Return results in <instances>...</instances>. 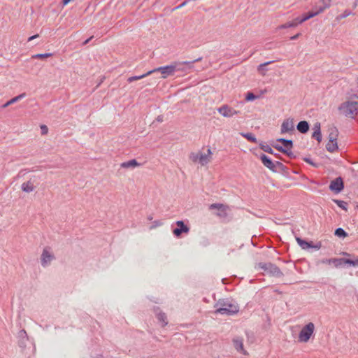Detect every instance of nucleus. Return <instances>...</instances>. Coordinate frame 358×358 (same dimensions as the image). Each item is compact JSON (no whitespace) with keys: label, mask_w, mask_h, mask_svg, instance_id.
Instances as JSON below:
<instances>
[{"label":"nucleus","mask_w":358,"mask_h":358,"mask_svg":"<svg viewBox=\"0 0 358 358\" xmlns=\"http://www.w3.org/2000/svg\"><path fill=\"white\" fill-rule=\"evenodd\" d=\"M216 314L233 315L239 311L238 305L229 299H220L215 305Z\"/></svg>","instance_id":"f257e3e1"},{"label":"nucleus","mask_w":358,"mask_h":358,"mask_svg":"<svg viewBox=\"0 0 358 358\" xmlns=\"http://www.w3.org/2000/svg\"><path fill=\"white\" fill-rule=\"evenodd\" d=\"M208 210L213 216L224 220L231 216V208L227 203H214L208 206Z\"/></svg>","instance_id":"f03ea898"},{"label":"nucleus","mask_w":358,"mask_h":358,"mask_svg":"<svg viewBox=\"0 0 358 358\" xmlns=\"http://www.w3.org/2000/svg\"><path fill=\"white\" fill-rule=\"evenodd\" d=\"M340 115L347 117L355 118L358 115V101L347 100L338 107Z\"/></svg>","instance_id":"7ed1b4c3"},{"label":"nucleus","mask_w":358,"mask_h":358,"mask_svg":"<svg viewBox=\"0 0 358 358\" xmlns=\"http://www.w3.org/2000/svg\"><path fill=\"white\" fill-rule=\"evenodd\" d=\"M213 152L208 148L206 152L199 150L198 152H192L189 155V160L194 164H199L201 166H206L212 160Z\"/></svg>","instance_id":"20e7f679"},{"label":"nucleus","mask_w":358,"mask_h":358,"mask_svg":"<svg viewBox=\"0 0 358 358\" xmlns=\"http://www.w3.org/2000/svg\"><path fill=\"white\" fill-rule=\"evenodd\" d=\"M56 259V257L51 247H44L41 255V265L43 268H46L51 264V262Z\"/></svg>","instance_id":"39448f33"},{"label":"nucleus","mask_w":358,"mask_h":358,"mask_svg":"<svg viewBox=\"0 0 358 358\" xmlns=\"http://www.w3.org/2000/svg\"><path fill=\"white\" fill-rule=\"evenodd\" d=\"M258 267L264 271H267L273 276L277 278L283 276V273L280 269L275 264L271 262H259L258 264Z\"/></svg>","instance_id":"423d86ee"},{"label":"nucleus","mask_w":358,"mask_h":358,"mask_svg":"<svg viewBox=\"0 0 358 358\" xmlns=\"http://www.w3.org/2000/svg\"><path fill=\"white\" fill-rule=\"evenodd\" d=\"M177 70V65L176 63L171 64L164 66H160L153 70L150 71L151 74L155 72H159L162 74V78L165 79L169 76L174 75Z\"/></svg>","instance_id":"0eeeda50"},{"label":"nucleus","mask_w":358,"mask_h":358,"mask_svg":"<svg viewBox=\"0 0 358 358\" xmlns=\"http://www.w3.org/2000/svg\"><path fill=\"white\" fill-rule=\"evenodd\" d=\"M296 241L301 249L305 250H309L313 249L318 250L322 248V243L320 241L314 243L313 241H308L295 235Z\"/></svg>","instance_id":"6e6552de"},{"label":"nucleus","mask_w":358,"mask_h":358,"mask_svg":"<svg viewBox=\"0 0 358 358\" xmlns=\"http://www.w3.org/2000/svg\"><path fill=\"white\" fill-rule=\"evenodd\" d=\"M315 326L312 322L306 324L301 330L299 334V341L301 342H308L314 332Z\"/></svg>","instance_id":"1a4fd4ad"},{"label":"nucleus","mask_w":358,"mask_h":358,"mask_svg":"<svg viewBox=\"0 0 358 358\" xmlns=\"http://www.w3.org/2000/svg\"><path fill=\"white\" fill-rule=\"evenodd\" d=\"M217 112L224 117L230 118L240 113L239 110L233 107L224 104L217 108Z\"/></svg>","instance_id":"9d476101"},{"label":"nucleus","mask_w":358,"mask_h":358,"mask_svg":"<svg viewBox=\"0 0 358 358\" xmlns=\"http://www.w3.org/2000/svg\"><path fill=\"white\" fill-rule=\"evenodd\" d=\"M277 142L281 143L282 146L276 144L274 145L273 147L278 150L289 155L291 153V150L293 147L292 141L291 140H286L285 138H278L277 139Z\"/></svg>","instance_id":"9b49d317"},{"label":"nucleus","mask_w":358,"mask_h":358,"mask_svg":"<svg viewBox=\"0 0 358 358\" xmlns=\"http://www.w3.org/2000/svg\"><path fill=\"white\" fill-rule=\"evenodd\" d=\"M18 345L20 348L24 349L27 342L29 341V336L24 329H21L17 333Z\"/></svg>","instance_id":"f8f14e48"},{"label":"nucleus","mask_w":358,"mask_h":358,"mask_svg":"<svg viewBox=\"0 0 358 358\" xmlns=\"http://www.w3.org/2000/svg\"><path fill=\"white\" fill-rule=\"evenodd\" d=\"M294 130V124L292 119H286L281 125V134L292 132Z\"/></svg>","instance_id":"ddd939ff"},{"label":"nucleus","mask_w":358,"mask_h":358,"mask_svg":"<svg viewBox=\"0 0 358 358\" xmlns=\"http://www.w3.org/2000/svg\"><path fill=\"white\" fill-rule=\"evenodd\" d=\"M329 188L331 191L336 193L340 192L343 189V182L341 178H337L330 183Z\"/></svg>","instance_id":"4468645a"},{"label":"nucleus","mask_w":358,"mask_h":358,"mask_svg":"<svg viewBox=\"0 0 358 358\" xmlns=\"http://www.w3.org/2000/svg\"><path fill=\"white\" fill-rule=\"evenodd\" d=\"M234 348L239 352L246 355L247 351L243 348V339L241 337H235L232 340Z\"/></svg>","instance_id":"2eb2a0df"},{"label":"nucleus","mask_w":358,"mask_h":358,"mask_svg":"<svg viewBox=\"0 0 358 358\" xmlns=\"http://www.w3.org/2000/svg\"><path fill=\"white\" fill-rule=\"evenodd\" d=\"M35 188L36 185L34 184V180H33L32 179L24 182L21 185V189L26 193L32 192L35 189Z\"/></svg>","instance_id":"dca6fc26"},{"label":"nucleus","mask_w":358,"mask_h":358,"mask_svg":"<svg viewBox=\"0 0 358 358\" xmlns=\"http://www.w3.org/2000/svg\"><path fill=\"white\" fill-rule=\"evenodd\" d=\"M260 159H261L262 164L266 168H268V169H270L271 171H275V166L274 163L273 162V161L268 157H267L264 154H262L260 156Z\"/></svg>","instance_id":"f3484780"},{"label":"nucleus","mask_w":358,"mask_h":358,"mask_svg":"<svg viewBox=\"0 0 358 358\" xmlns=\"http://www.w3.org/2000/svg\"><path fill=\"white\" fill-rule=\"evenodd\" d=\"M141 164L138 163L135 159L124 162L120 164V167L122 169H134L140 166Z\"/></svg>","instance_id":"a211bd4d"},{"label":"nucleus","mask_w":358,"mask_h":358,"mask_svg":"<svg viewBox=\"0 0 358 358\" xmlns=\"http://www.w3.org/2000/svg\"><path fill=\"white\" fill-rule=\"evenodd\" d=\"M155 312L158 320L162 323V326L164 327L167 325L168 322L166 314L161 311L159 307L155 308Z\"/></svg>","instance_id":"6ab92c4d"},{"label":"nucleus","mask_w":358,"mask_h":358,"mask_svg":"<svg viewBox=\"0 0 358 358\" xmlns=\"http://www.w3.org/2000/svg\"><path fill=\"white\" fill-rule=\"evenodd\" d=\"M322 13V10H318L317 8L316 9L315 11H310L306 14H304L303 15L302 17H299V22L301 24L303 22H304L305 21L315 17V16H317V15Z\"/></svg>","instance_id":"aec40b11"},{"label":"nucleus","mask_w":358,"mask_h":358,"mask_svg":"<svg viewBox=\"0 0 358 358\" xmlns=\"http://www.w3.org/2000/svg\"><path fill=\"white\" fill-rule=\"evenodd\" d=\"M178 227H177L173 230V234L178 238L180 237V236L182 233L187 234L189 231V228L188 227V225H178Z\"/></svg>","instance_id":"412c9836"},{"label":"nucleus","mask_w":358,"mask_h":358,"mask_svg":"<svg viewBox=\"0 0 358 358\" xmlns=\"http://www.w3.org/2000/svg\"><path fill=\"white\" fill-rule=\"evenodd\" d=\"M271 63H273V61L266 62L265 63L259 64L257 69L259 74L261 75L262 76H265L268 71V69L266 68V66Z\"/></svg>","instance_id":"4be33fe9"},{"label":"nucleus","mask_w":358,"mask_h":358,"mask_svg":"<svg viewBox=\"0 0 358 358\" xmlns=\"http://www.w3.org/2000/svg\"><path fill=\"white\" fill-rule=\"evenodd\" d=\"M299 24H301L299 22V17H296L291 22H288L285 24H283L279 26L278 29H287V28H290V27H295L298 26Z\"/></svg>","instance_id":"5701e85b"},{"label":"nucleus","mask_w":358,"mask_h":358,"mask_svg":"<svg viewBox=\"0 0 358 358\" xmlns=\"http://www.w3.org/2000/svg\"><path fill=\"white\" fill-rule=\"evenodd\" d=\"M25 93H22V94H19L18 96H16L13 98H12L11 99H10L9 101H8L7 102H6L3 106H2V108H7L9 106L19 101L20 100H21L22 98L25 97Z\"/></svg>","instance_id":"b1692460"},{"label":"nucleus","mask_w":358,"mask_h":358,"mask_svg":"<svg viewBox=\"0 0 358 358\" xmlns=\"http://www.w3.org/2000/svg\"><path fill=\"white\" fill-rule=\"evenodd\" d=\"M296 129L302 134H306L309 130V124L306 121H301L298 123Z\"/></svg>","instance_id":"393cba45"},{"label":"nucleus","mask_w":358,"mask_h":358,"mask_svg":"<svg viewBox=\"0 0 358 358\" xmlns=\"http://www.w3.org/2000/svg\"><path fill=\"white\" fill-rule=\"evenodd\" d=\"M338 136V131L336 127L331 128L329 129V134L328 140L330 141H337Z\"/></svg>","instance_id":"a878e982"},{"label":"nucleus","mask_w":358,"mask_h":358,"mask_svg":"<svg viewBox=\"0 0 358 358\" xmlns=\"http://www.w3.org/2000/svg\"><path fill=\"white\" fill-rule=\"evenodd\" d=\"M327 150L330 152H334L338 150V143L336 141H330L328 140V142L326 145Z\"/></svg>","instance_id":"bb28decb"},{"label":"nucleus","mask_w":358,"mask_h":358,"mask_svg":"<svg viewBox=\"0 0 358 358\" xmlns=\"http://www.w3.org/2000/svg\"><path fill=\"white\" fill-rule=\"evenodd\" d=\"M322 6L317 8L318 10H322V13H323L326 9L330 8L331 5L332 0H319Z\"/></svg>","instance_id":"cd10ccee"},{"label":"nucleus","mask_w":358,"mask_h":358,"mask_svg":"<svg viewBox=\"0 0 358 358\" xmlns=\"http://www.w3.org/2000/svg\"><path fill=\"white\" fill-rule=\"evenodd\" d=\"M345 264L350 266L358 267V257H356L354 259L345 258Z\"/></svg>","instance_id":"c85d7f7f"},{"label":"nucleus","mask_w":358,"mask_h":358,"mask_svg":"<svg viewBox=\"0 0 358 358\" xmlns=\"http://www.w3.org/2000/svg\"><path fill=\"white\" fill-rule=\"evenodd\" d=\"M334 235L341 238H345L348 236V233L343 228H337L334 231Z\"/></svg>","instance_id":"c756f323"},{"label":"nucleus","mask_w":358,"mask_h":358,"mask_svg":"<svg viewBox=\"0 0 358 358\" xmlns=\"http://www.w3.org/2000/svg\"><path fill=\"white\" fill-rule=\"evenodd\" d=\"M329 262H332L335 267L338 268L345 264V258H333Z\"/></svg>","instance_id":"7c9ffc66"},{"label":"nucleus","mask_w":358,"mask_h":358,"mask_svg":"<svg viewBox=\"0 0 358 358\" xmlns=\"http://www.w3.org/2000/svg\"><path fill=\"white\" fill-rule=\"evenodd\" d=\"M151 74V72L149 71H148L146 73H144L143 75H141V76H131V77H129L128 79H127V81L129 83H132L135 80H140V79H142L143 78H145L146 76H149Z\"/></svg>","instance_id":"2f4dec72"},{"label":"nucleus","mask_w":358,"mask_h":358,"mask_svg":"<svg viewBox=\"0 0 358 358\" xmlns=\"http://www.w3.org/2000/svg\"><path fill=\"white\" fill-rule=\"evenodd\" d=\"M241 135L250 142L257 143V140L252 133H241Z\"/></svg>","instance_id":"473e14b6"},{"label":"nucleus","mask_w":358,"mask_h":358,"mask_svg":"<svg viewBox=\"0 0 358 358\" xmlns=\"http://www.w3.org/2000/svg\"><path fill=\"white\" fill-rule=\"evenodd\" d=\"M53 55L52 53H40L31 56L32 59H46Z\"/></svg>","instance_id":"72a5a7b5"},{"label":"nucleus","mask_w":358,"mask_h":358,"mask_svg":"<svg viewBox=\"0 0 358 358\" xmlns=\"http://www.w3.org/2000/svg\"><path fill=\"white\" fill-rule=\"evenodd\" d=\"M259 147L262 150H264L266 152H268L270 154H273V152L272 148L268 145L260 143Z\"/></svg>","instance_id":"f704fd0d"},{"label":"nucleus","mask_w":358,"mask_h":358,"mask_svg":"<svg viewBox=\"0 0 358 358\" xmlns=\"http://www.w3.org/2000/svg\"><path fill=\"white\" fill-rule=\"evenodd\" d=\"M257 98H258V96L255 95L252 92H248L246 94L245 100L247 101H254L255 99H256Z\"/></svg>","instance_id":"c9c22d12"},{"label":"nucleus","mask_w":358,"mask_h":358,"mask_svg":"<svg viewBox=\"0 0 358 358\" xmlns=\"http://www.w3.org/2000/svg\"><path fill=\"white\" fill-rule=\"evenodd\" d=\"M312 136L313 138H315L318 141V143H320L322 141V136L321 131H313Z\"/></svg>","instance_id":"e433bc0d"},{"label":"nucleus","mask_w":358,"mask_h":358,"mask_svg":"<svg viewBox=\"0 0 358 358\" xmlns=\"http://www.w3.org/2000/svg\"><path fill=\"white\" fill-rule=\"evenodd\" d=\"M336 203L338 204V206L343 209H345V206L347 205V203L343 201H338V200H336L335 201Z\"/></svg>","instance_id":"4c0bfd02"},{"label":"nucleus","mask_w":358,"mask_h":358,"mask_svg":"<svg viewBox=\"0 0 358 358\" xmlns=\"http://www.w3.org/2000/svg\"><path fill=\"white\" fill-rule=\"evenodd\" d=\"M313 131L320 132V123L317 122L314 124Z\"/></svg>","instance_id":"58836bf2"},{"label":"nucleus","mask_w":358,"mask_h":358,"mask_svg":"<svg viewBox=\"0 0 358 358\" xmlns=\"http://www.w3.org/2000/svg\"><path fill=\"white\" fill-rule=\"evenodd\" d=\"M351 14H352V13H351L350 11H349V10H345V11L343 12V13L341 15V18H345V17H348V16L350 15Z\"/></svg>","instance_id":"ea45409f"},{"label":"nucleus","mask_w":358,"mask_h":358,"mask_svg":"<svg viewBox=\"0 0 358 358\" xmlns=\"http://www.w3.org/2000/svg\"><path fill=\"white\" fill-rule=\"evenodd\" d=\"M41 131L43 134H46L48 133V127L45 125L41 126Z\"/></svg>","instance_id":"a19ab883"},{"label":"nucleus","mask_w":358,"mask_h":358,"mask_svg":"<svg viewBox=\"0 0 358 358\" xmlns=\"http://www.w3.org/2000/svg\"><path fill=\"white\" fill-rule=\"evenodd\" d=\"M329 260H331V259H324L321 261L323 264H331L332 262H329Z\"/></svg>","instance_id":"79ce46f5"},{"label":"nucleus","mask_w":358,"mask_h":358,"mask_svg":"<svg viewBox=\"0 0 358 358\" xmlns=\"http://www.w3.org/2000/svg\"><path fill=\"white\" fill-rule=\"evenodd\" d=\"M38 37V34H36V35H34V36H30L29 38H28V41H31L36 38Z\"/></svg>","instance_id":"37998d69"},{"label":"nucleus","mask_w":358,"mask_h":358,"mask_svg":"<svg viewBox=\"0 0 358 358\" xmlns=\"http://www.w3.org/2000/svg\"><path fill=\"white\" fill-rule=\"evenodd\" d=\"M299 36H300V34H299V33H298V34H296V35H294V36H292V37L290 38V39H291V40H295V39H296Z\"/></svg>","instance_id":"c03bdc74"},{"label":"nucleus","mask_w":358,"mask_h":358,"mask_svg":"<svg viewBox=\"0 0 358 358\" xmlns=\"http://www.w3.org/2000/svg\"><path fill=\"white\" fill-rule=\"evenodd\" d=\"M201 244H202V245H203V246H206V245H208L209 244V243H208V240L205 239V240H203V242L201 243Z\"/></svg>","instance_id":"a18cd8bd"},{"label":"nucleus","mask_w":358,"mask_h":358,"mask_svg":"<svg viewBox=\"0 0 358 358\" xmlns=\"http://www.w3.org/2000/svg\"><path fill=\"white\" fill-rule=\"evenodd\" d=\"M304 160H305V162H308V163H309V164H313V163H312V162L310 161V159H308V158H305V159H304Z\"/></svg>","instance_id":"49530a36"},{"label":"nucleus","mask_w":358,"mask_h":358,"mask_svg":"<svg viewBox=\"0 0 358 358\" xmlns=\"http://www.w3.org/2000/svg\"><path fill=\"white\" fill-rule=\"evenodd\" d=\"M343 255L344 256H346V257H350L351 256V255L350 253H348V252H343Z\"/></svg>","instance_id":"de8ad7c7"},{"label":"nucleus","mask_w":358,"mask_h":358,"mask_svg":"<svg viewBox=\"0 0 358 358\" xmlns=\"http://www.w3.org/2000/svg\"><path fill=\"white\" fill-rule=\"evenodd\" d=\"M157 226H158V225H157V224L151 225V227H150V229H152L155 228V227H157Z\"/></svg>","instance_id":"09e8293b"},{"label":"nucleus","mask_w":358,"mask_h":358,"mask_svg":"<svg viewBox=\"0 0 358 358\" xmlns=\"http://www.w3.org/2000/svg\"><path fill=\"white\" fill-rule=\"evenodd\" d=\"M176 224H184V223H183V222H182V221H177V222H176Z\"/></svg>","instance_id":"8fccbe9b"},{"label":"nucleus","mask_w":358,"mask_h":358,"mask_svg":"<svg viewBox=\"0 0 358 358\" xmlns=\"http://www.w3.org/2000/svg\"><path fill=\"white\" fill-rule=\"evenodd\" d=\"M226 280H227V278H223V279L222 280V282H223L224 284V283H226V282H225V281H226Z\"/></svg>","instance_id":"3c124183"},{"label":"nucleus","mask_w":358,"mask_h":358,"mask_svg":"<svg viewBox=\"0 0 358 358\" xmlns=\"http://www.w3.org/2000/svg\"><path fill=\"white\" fill-rule=\"evenodd\" d=\"M96 358H103V357L102 355H98V356L96 357Z\"/></svg>","instance_id":"603ef678"},{"label":"nucleus","mask_w":358,"mask_h":358,"mask_svg":"<svg viewBox=\"0 0 358 358\" xmlns=\"http://www.w3.org/2000/svg\"><path fill=\"white\" fill-rule=\"evenodd\" d=\"M292 232H293L294 234H295V230H296V229H295V228H294V229H292Z\"/></svg>","instance_id":"864d4df0"},{"label":"nucleus","mask_w":358,"mask_h":358,"mask_svg":"<svg viewBox=\"0 0 358 358\" xmlns=\"http://www.w3.org/2000/svg\"><path fill=\"white\" fill-rule=\"evenodd\" d=\"M185 4V2L182 3L180 6V7H181V6H184Z\"/></svg>","instance_id":"5fc2aeb1"},{"label":"nucleus","mask_w":358,"mask_h":358,"mask_svg":"<svg viewBox=\"0 0 358 358\" xmlns=\"http://www.w3.org/2000/svg\"><path fill=\"white\" fill-rule=\"evenodd\" d=\"M89 41H90V39L85 41V43L86 44L87 43H88Z\"/></svg>","instance_id":"6e6d98bb"},{"label":"nucleus","mask_w":358,"mask_h":358,"mask_svg":"<svg viewBox=\"0 0 358 358\" xmlns=\"http://www.w3.org/2000/svg\"><path fill=\"white\" fill-rule=\"evenodd\" d=\"M305 226H306V225H302V228H303V229H305V227H304Z\"/></svg>","instance_id":"4d7b16f0"},{"label":"nucleus","mask_w":358,"mask_h":358,"mask_svg":"<svg viewBox=\"0 0 358 358\" xmlns=\"http://www.w3.org/2000/svg\"><path fill=\"white\" fill-rule=\"evenodd\" d=\"M357 83H358V77H357Z\"/></svg>","instance_id":"13d9d810"}]
</instances>
